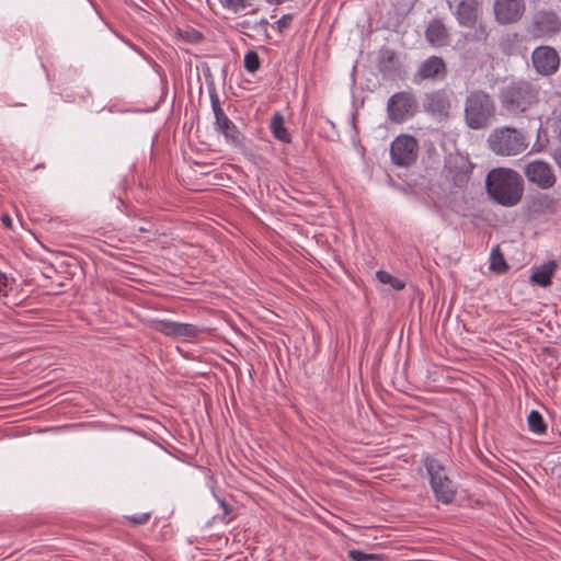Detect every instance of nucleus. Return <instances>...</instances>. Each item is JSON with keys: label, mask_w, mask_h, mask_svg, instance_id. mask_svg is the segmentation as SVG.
<instances>
[{"label": "nucleus", "mask_w": 561, "mask_h": 561, "mask_svg": "<svg viewBox=\"0 0 561 561\" xmlns=\"http://www.w3.org/2000/svg\"><path fill=\"white\" fill-rule=\"evenodd\" d=\"M485 186L491 198L505 207L517 205L524 193L522 176L511 169H494L485 180Z\"/></svg>", "instance_id": "nucleus-1"}, {"label": "nucleus", "mask_w": 561, "mask_h": 561, "mask_svg": "<svg viewBox=\"0 0 561 561\" xmlns=\"http://www.w3.org/2000/svg\"><path fill=\"white\" fill-rule=\"evenodd\" d=\"M499 100L505 114L519 117L538 104L539 90L531 83L520 80L502 88Z\"/></svg>", "instance_id": "nucleus-2"}, {"label": "nucleus", "mask_w": 561, "mask_h": 561, "mask_svg": "<svg viewBox=\"0 0 561 561\" xmlns=\"http://www.w3.org/2000/svg\"><path fill=\"white\" fill-rule=\"evenodd\" d=\"M495 115L496 104L490 93L481 89L468 93L463 103V122L469 129L489 128Z\"/></svg>", "instance_id": "nucleus-3"}, {"label": "nucleus", "mask_w": 561, "mask_h": 561, "mask_svg": "<svg viewBox=\"0 0 561 561\" xmlns=\"http://www.w3.org/2000/svg\"><path fill=\"white\" fill-rule=\"evenodd\" d=\"M486 142L492 152L502 157L518 156L528 148V140L525 134L510 126L493 129Z\"/></svg>", "instance_id": "nucleus-4"}, {"label": "nucleus", "mask_w": 561, "mask_h": 561, "mask_svg": "<svg viewBox=\"0 0 561 561\" xmlns=\"http://www.w3.org/2000/svg\"><path fill=\"white\" fill-rule=\"evenodd\" d=\"M423 465L427 471L430 484L435 499L443 504L454 502L457 489L449 479L446 468L434 457L425 456Z\"/></svg>", "instance_id": "nucleus-5"}, {"label": "nucleus", "mask_w": 561, "mask_h": 561, "mask_svg": "<svg viewBox=\"0 0 561 561\" xmlns=\"http://www.w3.org/2000/svg\"><path fill=\"white\" fill-rule=\"evenodd\" d=\"M211 108L215 115V129L220 133L228 145L240 148L244 145V135L237 125L226 115L216 93L210 94Z\"/></svg>", "instance_id": "nucleus-6"}, {"label": "nucleus", "mask_w": 561, "mask_h": 561, "mask_svg": "<svg viewBox=\"0 0 561 561\" xmlns=\"http://www.w3.org/2000/svg\"><path fill=\"white\" fill-rule=\"evenodd\" d=\"M419 105L415 95L410 91H400L392 94L387 102V114L392 123H403L413 117Z\"/></svg>", "instance_id": "nucleus-7"}, {"label": "nucleus", "mask_w": 561, "mask_h": 561, "mask_svg": "<svg viewBox=\"0 0 561 561\" xmlns=\"http://www.w3.org/2000/svg\"><path fill=\"white\" fill-rule=\"evenodd\" d=\"M419 144L413 136L400 135L390 146V156L393 164L410 167L417 159Z\"/></svg>", "instance_id": "nucleus-8"}, {"label": "nucleus", "mask_w": 561, "mask_h": 561, "mask_svg": "<svg viewBox=\"0 0 561 561\" xmlns=\"http://www.w3.org/2000/svg\"><path fill=\"white\" fill-rule=\"evenodd\" d=\"M451 107V92L446 89H439L424 95V111L439 121H447L450 118Z\"/></svg>", "instance_id": "nucleus-9"}, {"label": "nucleus", "mask_w": 561, "mask_h": 561, "mask_svg": "<svg viewBox=\"0 0 561 561\" xmlns=\"http://www.w3.org/2000/svg\"><path fill=\"white\" fill-rule=\"evenodd\" d=\"M561 31V20L552 11H539L531 20L529 33L534 38H550Z\"/></svg>", "instance_id": "nucleus-10"}, {"label": "nucleus", "mask_w": 561, "mask_h": 561, "mask_svg": "<svg viewBox=\"0 0 561 561\" xmlns=\"http://www.w3.org/2000/svg\"><path fill=\"white\" fill-rule=\"evenodd\" d=\"M526 10L525 0H494L495 21L501 25L518 22Z\"/></svg>", "instance_id": "nucleus-11"}, {"label": "nucleus", "mask_w": 561, "mask_h": 561, "mask_svg": "<svg viewBox=\"0 0 561 561\" xmlns=\"http://www.w3.org/2000/svg\"><path fill=\"white\" fill-rule=\"evenodd\" d=\"M531 62L535 70L541 76H551L560 67L558 51L551 46L536 47L531 54Z\"/></svg>", "instance_id": "nucleus-12"}, {"label": "nucleus", "mask_w": 561, "mask_h": 561, "mask_svg": "<svg viewBox=\"0 0 561 561\" xmlns=\"http://www.w3.org/2000/svg\"><path fill=\"white\" fill-rule=\"evenodd\" d=\"M524 173L529 182L535 183L542 190L552 187L557 181L550 164L541 160L527 163Z\"/></svg>", "instance_id": "nucleus-13"}, {"label": "nucleus", "mask_w": 561, "mask_h": 561, "mask_svg": "<svg viewBox=\"0 0 561 561\" xmlns=\"http://www.w3.org/2000/svg\"><path fill=\"white\" fill-rule=\"evenodd\" d=\"M156 331L165 336L173 339L185 337L193 339L199 335L201 330L198 327L191 323H182L170 320H157L154 322Z\"/></svg>", "instance_id": "nucleus-14"}, {"label": "nucleus", "mask_w": 561, "mask_h": 561, "mask_svg": "<svg viewBox=\"0 0 561 561\" xmlns=\"http://www.w3.org/2000/svg\"><path fill=\"white\" fill-rule=\"evenodd\" d=\"M447 69L443 58L431 56L425 59L414 75V82L420 83L423 80H437L446 76Z\"/></svg>", "instance_id": "nucleus-15"}, {"label": "nucleus", "mask_w": 561, "mask_h": 561, "mask_svg": "<svg viewBox=\"0 0 561 561\" xmlns=\"http://www.w3.org/2000/svg\"><path fill=\"white\" fill-rule=\"evenodd\" d=\"M481 2L479 0H461L455 11L458 23L463 27L476 26L480 14Z\"/></svg>", "instance_id": "nucleus-16"}, {"label": "nucleus", "mask_w": 561, "mask_h": 561, "mask_svg": "<svg viewBox=\"0 0 561 561\" xmlns=\"http://www.w3.org/2000/svg\"><path fill=\"white\" fill-rule=\"evenodd\" d=\"M401 67V62L393 49L383 47L379 50L378 69L383 77L393 79L400 76Z\"/></svg>", "instance_id": "nucleus-17"}, {"label": "nucleus", "mask_w": 561, "mask_h": 561, "mask_svg": "<svg viewBox=\"0 0 561 561\" xmlns=\"http://www.w3.org/2000/svg\"><path fill=\"white\" fill-rule=\"evenodd\" d=\"M425 36L427 42L433 46L442 47L448 44V31L440 20L430 22Z\"/></svg>", "instance_id": "nucleus-18"}, {"label": "nucleus", "mask_w": 561, "mask_h": 561, "mask_svg": "<svg viewBox=\"0 0 561 561\" xmlns=\"http://www.w3.org/2000/svg\"><path fill=\"white\" fill-rule=\"evenodd\" d=\"M557 263L549 261L540 266H535L530 275V282L541 287H548L551 285V279L557 271Z\"/></svg>", "instance_id": "nucleus-19"}, {"label": "nucleus", "mask_w": 561, "mask_h": 561, "mask_svg": "<svg viewBox=\"0 0 561 561\" xmlns=\"http://www.w3.org/2000/svg\"><path fill=\"white\" fill-rule=\"evenodd\" d=\"M270 127L273 136L277 140L284 144H289L291 141V136L285 127L284 117L280 113H275L273 115Z\"/></svg>", "instance_id": "nucleus-20"}, {"label": "nucleus", "mask_w": 561, "mask_h": 561, "mask_svg": "<svg viewBox=\"0 0 561 561\" xmlns=\"http://www.w3.org/2000/svg\"><path fill=\"white\" fill-rule=\"evenodd\" d=\"M490 270L499 274L505 273L508 270V265L499 245L491 251Z\"/></svg>", "instance_id": "nucleus-21"}, {"label": "nucleus", "mask_w": 561, "mask_h": 561, "mask_svg": "<svg viewBox=\"0 0 561 561\" xmlns=\"http://www.w3.org/2000/svg\"><path fill=\"white\" fill-rule=\"evenodd\" d=\"M527 423L529 431L537 434L542 435L547 431V424L542 417V415L538 411H531L527 417Z\"/></svg>", "instance_id": "nucleus-22"}, {"label": "nucleus", "mask_w": 561, "mask_h": 561, "mask_svg": "<svg viewBox=\"0 0 561 561\" xmlns=\"http://www.w3.org/2000/svg\"><path fill=\"white\" fill-rule=\"evenodd\" d=\"M220 5L232 13H240L253 5V0H217Z\"/></svg>", "instance_id": "nucleus-23"}, {"label": "nucleus", "mask_w": 561, "mask_h": 561, "mask_svg": "<svg viewBox=\"0 0 561 561\" xmlns=\"http://www.w3.org/2000/svg\"><path fill=\"white\" fill-rule=\"evenodd\" d=\"M377 279L382 284L390 285L393 289L401 290L405 287V283L386 271H378L376 273Z\"/></svg>", "instance_id": "nucleus-24"}, {"label": "nucleus", "mask_w": 561, "mask_h": 561, "mask_svg": "<svg viewBox=\"0 0 561 561\" xmlns=\"http://www.w3.org/2000/svg\"><path fill=\"white\" fill-rule=\"evenodd\" d=\"M243 64H244V68L249 72L254 73L255 71H257L260 68V65H261L260 57H259L257 53L254 50L247 51V54L244 56Z\"/></svg>", "instance_id": "nucleus-25"}, {"label": "nucleus", "mask_w": 561, "mask_h": 561, "mask_svg": "<svg viewBox=\"0 0 561 561\" xmlns=\"http://www.w3.org/2000/svg\"><path fill=\"white\" fill-rule=\"evenodd\" d=\"M348 557L352 561H382L381 556L374 553H366L362 550H350Z\"/></svg>", "instance_id": "nucleus-26"}, {"label": "nucleus", "mask_w": 561, "mask_h": 561, "mask_svg": "<svg viewBox=\"0 0 561 561\" xmlns=\"http://www.w3.org/2000/svg\"><path fill=\"white\" fill-rule=\"evenodd\" d=\"M519 42V36L517 33L507 35L502 42H501V48L502 51L506 55L513 54V45L517 44Z\"/></svg>", "instance_id": "nucleus-27"}, {"label": "nucleus", "mask_w": 561, "mask_h": 561, "mask_svg": "<svg viewBox=\"0 0 561 561\" xmlns=\"http://www.w3.org/2000/svg\"><path fill=\"white\" fill-rule=\"evenodd\" d=\"M469 179H470V174H469V171H467V170L466 171H457L451 178L454 184L458 187H463L468 183Z\"/></svg>", "instance_id": "nucleus-28"}, {"label": "nucleus", "mask_w": 561, "mask_h": 561, "mask_svg": "<svg viewBox=\"0 0 561 561\" xmlns=\"http://www.w3.org/2000/svg\"><path fill=\"white\" fill-rule=\"evenodd\" d=\"M150 516H151L150 513H141V514L126 516V518L133 525H144L150 519Z\"/></svg>", "instance_id": "nucleus-29"}, {"label": "nucleus", "mask_w": 561, "mask_h": 561, "mask_svg": "<svg viewBox=\"0 0 561 561\" xmlns=\"http://www.w3.org/2000/svg\"><path fill=\"white\" fill-rule=\"evenodd\" d=\"M293 21V14H285L278 21H276L277 30L282 33L287 30Z\"/></svg>", "instance_id": "nucleus-30"}, {"label": "nucleus", "mask_w": 561, "mask_h": 561, "mask_svg": "<svg viewBox=\"0 0 561 561\" xmlns=\"http://www.w3.org/2000/svg\"><path fill=\"white\" fill-rule=\"evenodd\" d=\"M7 283H8L7 276L0 272V295L5 290Z\"/></svg>", "instance_id": "nucleus-31"}, {"label": "nucleus", "mask_w": 561, "mask_h": 561, "mask_svg": "<svg viewBox=\"0 0 561 561\" xmlns=\"http://www.w3.org/2000/svg\"><path fill=\"white\" fill-rule=\"evenodd\" d=\"M1 221L4 227L11 228L12 227V219L8 214H4L1 216Z\"/></svg>", "instance_id": "nucleus-32"}, {"label": "nucleus", "mask_w": 561, "mask_h": 561, "mask_svg": "<svg viewBox=\"0 0 561 561\" xmlns=\"http://www.w3.org/2000/svg\"><path fill=\"white\" fill-rule=\"evenodd\" d=\"M137 230L139 232H149L151 230V228L147 227V226H141V227L137 228Z\"/></svg>", "instance_id": "nucleus-33"}, {"label": "nucleus", "mask_w": 561, "mask_h": 561, "mask_svg": "<svg viewBox=\"0 0 561 561\" xmlns=\"http://www.w3.org/2000/svg\"><path fill=\"white\" fill-rule=\"evenodd\" d=\"M260 24H261L262 26H266V25L268 24V21H267L266 19H262V20L260 21Z\"/></svg>", "instance_id": "nucleus-34"}, {"label": "nucleus", "mask_w": 561, "mask_h": 561, "mask_svg": "<svg viewBox=\"0 0 561 561\" xmlns=\"http://www.w3.org/2000/svg\"><path fill=\"white\" fill-rule=\"evenodd\" d=\"M481 35H482V36H481L480 38H482V37H483V38H485V37H486V33H485V31H484V30H481Z\"/></svg>", "instance_id": "nucleus-35"}]
</instances>
